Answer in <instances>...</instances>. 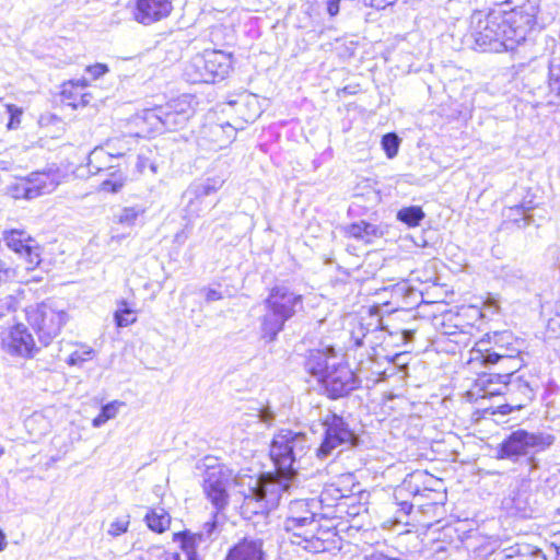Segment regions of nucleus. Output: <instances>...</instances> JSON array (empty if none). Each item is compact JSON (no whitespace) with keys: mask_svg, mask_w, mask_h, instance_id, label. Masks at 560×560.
Masks as SVG:
<instances>
[{"mask_svg":"<svg viewBox=\"0 0 560 560\" xmlns=\"http://www.w3.org/2000/svg\"><path fill=\"white\" fill-rule=\"evenodd\" d=\"M538 7L530 0H500L492 9V50L513 48L536 24Z\"/></svg>","mask_w":560,"mask_h":560,"instance_id":"f257e3e1","label":"nucleus"},{"mask_svg":"<svg viewBox=\"0 0 560 560\" xmlns=\"http://www.w3.org/2000/svg\"><path fill=\"white\" fill-rule=\"evenodd\" d=\"M266 313L260 318L261 338L276 340L284 324L303 311L304 298L285 283L276 284L264 301Z\"/></svg>","mask_w":560,"mask_h":560,"instance_id":"f03ea898","label":"nucleus"},{"mask_svg":"<svg viewBox=\"0 0 560 560\" xmlns=\"http://www.w3.org/2000/svg\"><path fill=\"white\" fill-rule=\"evenodd\" d=\"M300 485V478L287 471L262 475L245 495L244 504L255 514L268 513L279 505L283 494H292Z\"/></svg>","mask_w":560,"mask_h":560,"instance_id":"7ed1b4c3","label":"nucleus"},{"mask_svg":"<svg viewBox=\"0 0 560 560\" xmlns=\"http://www.w3.org/2000/svg\"><path fill=\"white\" fill-rule=\"evenodd\" d=\"M312 441L301 431L281 429L275 435L270 444V457L277 470L287 471L298 476L301 462L308 454Z\"/></svg>","mask_w":560,"mask_h":560,"instance_id":"20e7f679","label":"nucleus"},{"mask_svg":"<svg viewBox=\"0 0 560 560\" xmlns=\"http://www.w3.org/2000/svg\"><path fill=\"white\" fill-rule=\"evenodd\" d=\"M231 68V55L221 50H205L191 58L184 75L191 83H214L223 80Z\"/></svg>","mask_w":560,"mask_h":560,"instance_id":"39448f33","label":"nucleus"},{"mask_svg":"<svg viewBox=\"0 0 560 560\" xmlns=\"http://www.w3.org/2000/svg\"><path fill=\"white\" fill-rule=\"evenodd\" d=\"M194 114L188 95H183L163 106L143 110L142 118L155 130L175 131L186 126Z\"/></svg>","mask_w":560,"mask_h":560,"instance_id":"423d86ee","label":"nucleus"},{"mask_svg":"<svg viewBox=\"0 0 560 560\" xmlns=\"http://www.w3.org/2000/svg\"><path fill=\"white\" fill-rule=\"evenodd\" d=\"M26 319L38 336L43 346H48L61 331L69 316L50 302L32 305L26 308Z\"/></svg>","mask_w":560,"mask_h":560,"instance_id":"0eeeda50","label":"nucleus"},{"mask_svg":"<svg viewBox=\"0 0 560 560\" xmlns=\"http://www.w3.org/2000/svg\"><path fill=\"white\" fill-rule=\"evenodd\" d=\"M324 438L316 450L319 459H326L341 447L348 448L357 444L358 438L341 416L328 413L323 420Z\"/></svg>","mask_w":560,"mask_h":560,"instance_id":"6e6552de","label":"nucleus"},{"mask_svg":"<svg viewBox=\"0 0 560 560\" xmlns=\"http://www.w3.org/2000/svg\"><path fill=\"white\" fill-rule=\"evenodd\" d=\"M202 479V489L207 499L211 502L218 512L223 511L229 504V488L231 487L234 475L229 467L219 464H206Z\"/></svg>","mask_w":560,"mask_h":560,"instance_id":"1a4fd4ad","label":"nucleus"},{"mask_svg":"<svg viewBox=\"0 0 560 560\" xmlns=\"http://www.w3.org/2000/svg\"><path fill=\"white\" fill-rule=\"evenodd\" d=\"M555 442V438L545 433H529L525 430H517L500 445L498 458L513 459L525 455L529 450L542 451Z\"/></svg>","mask_w":560,"mask_h":560,"instance_id":"9d476101","label":"nucleus"},{"mask_svg":"<svg viewBox=\"0 0 560 560\" xmlns=\"http://www.w3.org/2000/svg\"><path fill=\"white\" fill-rule=\"evenodd\" d=\"M320 383L328 396L336 399L358 388L360 381L347 364L332 362L331 370H328Z\"/></svg>","mask_w":560,"mask_h":560,"instance_id":"9b49d317","label":"nucleus"},{"mask_svg":"<svg viewBox=\"0 0 560 560\" xmlns=\"http://www.w3.org/2000/svg\"><path fill=\"white\" fill-rule=\"evenodd\" d=\"M1 346L7 353L25 359L33 358L38 351L32 334L23 324H18L3 332Z\"/></svg>","mask_w":560,"mask_h":560,"instance_id":"f8f14e48","label":"nucleus"},{"mask_svg":"<svg viewBox=\"0 0 560 560\" xmlns=\"http://www.w3.org/2000/svg\"><path fill=\"white\" fill-rule=\"evenodd\" d=\"M3 238L10 249L25 258L27 269H34L39 265V247L24 231L12 230L4 232Z\"/></svg>","mask_w":560,"mask_h":560,"instance_id":"ddd939ff","label":"nucleus"},{"mask_svg":"<svg viewBox=\"0 0 560 560\" xmlns=\"http://www.w3.org/2000/svg\"><path fill=\"white\" fill-rule=\"evenodd\" d=\"M173 10L171 0H136L133 19L142 25H151L167 18Z\"/></svg>","mask_w":560,"mask_h":560,"instance_id":"4468645a","label":"nucleus"},{"mask_svg":"<svg viewBox=\"0 0 560 560\" xmlns=\"http://www.w3.org/2000/svg\"><path fill=\"white\" fill-rule=\"evenodd\" d=\"M224 182V178L215 176L190 185L183 195L184 200L187 202L185 207L187 217H199V209L195 208V202L217 192Z\"/></svg>","mask_w":560,"mask_h":560,"instance_id":"2eb2a0df","label":"nucleus"},{"mask_svg":"<svg viewBox=\"0 0 560 560\" xmlns=\"http://www.w3.org/2000/svg\"><path fill=\"white\" fill-rule=\"evenodd\" d=\"M492 560H547L545 553L529 544L499 545L492 540Z\"/></svg>","mask_w":560,"mask_h":560,"instance_id":"dca6fc26","label":"nucleus"},{"mask_svg":"<svg viewBox=\"0 0 560 560\" xmlns=\"http://www.w3.org/2000/svg\"><path fill=\"white\" fill-rule=\"evenodd\" d=\"M518 354L520 353H508L495 360V363L492 365V384H502L508 389L510 386H521L518 378L516 381L511 380L522 365Z\"/></svg>","mask_w":560,"mask_h":560,"instance_id":"f3484780","label":"nucleus"},{"mask_svg":"<svg viewBox=\"0 0 560 560\" xmlns=\"http://www.w3.org/2000/svg\"><path fill=\"white\" fill-rule=\"evenodd\" d=\"M328 348L326 351L311 350L305 361V369L319 382L328 373V370H331V363L338 362V358L334 353H328Z\"/></svg>","mask_w":560,"mask_h":560,"instance_id":"a211bd4d","label":"nucleus"},{"mask_svg":"<svg viewBox=\"0 0 560 560\" xmlns=\"http://www.w3.org/2000/svg\"><path fill=\"white\" fill-rule=\"evenodd\" d=\"M226 560H266L262 541L259 539H243L230 549Z\"/></svg>","mask_w":560,"mask_h":560,"instance_id":"6ab92c4d","label":"nucleus"},{"mask_svg":"<svg viewBox=\"0 0 560 560\" xmlns=\"http://www.w3.org/2000/svg\"><path fill=\"white\" fill-rule=\"evenodd\" d=\"M492 343H494V349H492L493 365L495 360L502 355H506L508 353H520L523 341L515 338L511 331L503 330L494 331Z\"/></svg>","mask_w":560,"mask_h":560,"instance_id":"aec40b11","label":"nucleus"},{"mask_svg":"<svg viewBox=\"0 0 560 560\" xmlns=\"http://www.w3.org/2000/svg\"><path fill=\"white\" fill-rule=\"evenodd\" d=\"M33 190L32 195L35 198L52 192L58 186L55 175L45 172H35L25 177Z\"/></svg>","mask_w":560,"mask_h":560,"instance_id":"412c9836","label":"nucleus"},{"mask_svg":"<svg viewBox=\"0 0 560 560\" xmlns=\"http://www.w3.org/2000/svg\"><path fill=\"white\" fill-rule=\"evenodd\" d=\"M138 136L139 133L120 135L117 137L109 138L103 144V148L107 151V153L112 156L113 160L120 159L132 150L133 145L137 143Z\"/></svg>","mask_w":560,"mask_h":560,"instance_id":"4be33fe9","label":"nucleus"},{"mask_svg":"<svg viewBox=\"0 0 560 560\" xmlns=\"http://www.w3.org/2000/svg\"><path fill=\"white\" fill-rule=\"evenodd\" d=\"M534 209L532 206V201L525 203H515L506 206V209L503 211V217L505 218V222L515 223L518 228H525L532 222V215L529 211Z\"/></svg>","mask_w":560,"mask_h":560,"instance_id":"5701e85b","label":"nucleus"},{"mask_svg":"<svg viewBox=\"0 0 560 560\" xmlns=\"http://www.w3.org/2000/svg\"><path fill=\"white\" fill-rule=\"evenodd\" d=\"M112 156L107 151L101 147H96L89 155L88 168L91 174H98L103 171L112 170L119 166V164H113Z\"/></svg>","mask_w":560,"mask_h":560,"instance_id":"b1692460","label":"nucleus"},{"mask_svg":"<svg viewBox=\"0 0 560 560\" xmlns=\"http://www.w3.org/2000/svg\"><path fill=\"white\" fill-rule=\"evenodd\" d=\"M348 234L365 243H372L374 238L383 236V230L378 225L360 221L348 228Z\"/></svg>","mask_w":560,"mask_h":560,"instance_id":"393cba45","label":"nucleus"},{"mask_svg":"<svg viewBox=\"0 0 560 560\" xmlns=\"http://www.w3.org/2000/svg\"><path fill=\"white\" fill-rule=\"evenodd\" d=\"M144 521L151 530L161 534L168 529L171 516L164 509L155 508L147 513Z\"/></svg>","mask_w":560,"mask_h":560,"instance_id":"a878e982","label":"nucleus"},{"mask_svg":"<svg viewBox=\"0 0 560 560\" xmlns=\"http://www.w3.org/2000/svg\"><path fill=\"white\" fill-rule=\"evenodd\" d=\"M316 503L307 500H291L288 508V514L290 516L305 517L306 520H315L316 513L314 508Z\"/></svg>","mask_w":560,"mask_h":560,"instance_id":"bb28decb","label":"nucleus"},{"mask_svg":"<svg viewBox=\"0 0 560 560\" xmlns=\"http://www.w3.org/2000/svg\"><path fill=\"white\" fill-rule=\"evenodd\" d=\"M397 220L407 224L409 228H415L420 224V222L424 219L425 214L421 207L419 206H410L401 208L397 212Z\"/></svg>","mask_w":560,"mask_h":560,"instance_id":"cd10ccee","label":"nucleus"},{"mask_svg":"<svg viewBox=\"0 0 560 560\" xmlns=\"http://www.w3.org/2000/svg\"><path fill=\"white\" fill-rule=\"evenodd\" d=\"M125 404L122 401L114 400L106 405H104L101 409V412L98 416H96L92 424L94 428H100L103 424H105L108 420L116 418L118 415L119 408L124 406Z\"/></svg>","mask_w":560,"mask_h":560,"instance_id":"c85d7f7f","label":"nucleus"},{"mask_svg":"<svg viewBox=\"0 0 560 560\" xmlns=\"http://www.w3.org/2000/svg\"><path fill=\"white\" fill-rule=\"evenodd\" d=\"M137 319L135 311L130 308L126 301H120L115 312V322L118 327H127Z\"/></svg>","mask_w":560,"mask_h":560,"instance_id":"c756f323","label":"nucleus"},{"mask_svg":"<svg viewBox=\"0 0 560 560\" xmlns=\"http://www.w3.org/2000/svg\"><path fill=\"white\" fill-rule=\"evenodd\" d=\"M218 511L213 514L212 520L203 524L202 529L196 535L200 541L213 540L220 533L218 523Z\"/></svg>","mask_w":560,"mask_h":560,"instance_id":"7c9ffc66","label":"nucleus"},{"mask_svg":"<svg viewBox=\"0 0 560 560\" xmlns=\"http://www.w3.org/2000/svg\"><path fill=\"white\" fill-rule=\"evenodd\" d=\"M490 384V378L482 376L478 378L475 385L467 392V397L470 401L478 402L479 399H486L488 396L487 386Z\"/></svg>","mask_w":560,"mask_h":560,"instance_id":"2f4dec72","label":"nucleus"},{"mask_svg":"<svg viewBox=\"0 0 560 560\" xmlns=\"http://www.w3.org/2000/svg\"><path fill=\"white\" fill-rule=\"evenodd\" d=\"M94 350L89 346H82L80 349L73 351L66 360L69 365L81 366L84 362L92 360Z\"/></svg>","mask_w":560,"mask_h":560,"instance_id":"473e14b6","label":"nucleus"},{"mask_svg":"<svg viewBox=\"0 0 560 560\" xmlns=\"http://www.w3.org/2000/svg\"><path fill=\"white\" fill-rule=\"evenodd\" d=\"M400 144V139L394 132H389L382 138V148L384 149L387 158L393 159L397 155Z\"/></svg>","mask_w":560,"mask_h":560,"instance_id":"72a5a7b5","label":"nucleus"},{"mask_svg":"<svg viewBox=\"0 0 560 560\" xmlns=\"http://www.w3.org/2000/svg\"><path fill=\"white\" fill-rule=\"evenodd\" d=\"M125 184V177L120 172L110 173V178L103 180L101 189L106 192H117Z\"/></svg>","mask_w":560,"mask_h":560,"instance_id":"f704fd0d","label":"nucleus"},{"mask_svg":"<svg viewBox=\"0 0 560 560\" xmlns=\"http://www.w3.org/2000/svg\"><path fill=\"white\" fill-rule=\"evenodd\" d=\"M317 524L314 523V526H298L296 529H284L287 533L292 534L291 542L294 545H303V540L305 537L311 536L313 532H316Z\"/></svg>","mask_w":560,"mask_h":560,"instance_id":"c9c22d12","label":"nucleus"},{"mask_svg":"<svg viewBox=\"0 0 560 560\" xmlns=\"http://www.w3.org/2000/svg\"><path fill=\"white\" fill-rule=\"evenodd\" d=\"M212 133L214 136H219L220 133H225L226 139L221 140L219 147L223 148L226 143L232 142L235 139L236 136V129L226 122L225 125H215L212 127Z\"/></svg>","mask_w":560,"mask_h":560,"instance_id":"e433bc0d","label":"nucleus"},{"mask_svg":"<svg viewBox=\"0 0 560 560\" xmlns=\"http://www.w3.org/2000/svg\"><path fill=\"white\" fill-rule=\"evenodd\" d=\"M313 532L311 536H307L303 540V545H300L303 549L312 553H318L325 550L324 540L319 539Z\"/></svg>","mask_w":560,"mask_h":560,"instance_id":"4c0bfd02","label":"nucleus"},{"mask_svg":"<svg viewBox=\"0 0 560 560\" xmlns=\"http://www.w3.org/2000/svg\"><path fill=\"white\" fill-rule=\"evenodd\" d=\"M26 178L20 179L14 186H12L11 191L12 196L16 199L24 198V199H34L32 195V189L28 186Z\"/></svg>","mask_w":560,"mask_h":560,"instance_id":"58836bf2","label":"nucleus"},{"mask_svg":"<svg viewBox=\"0 0 560 560\" xmlns=\"http://www.w3.org/2000/svg\"><path fill=\"white\" fill-rule=\"evenodd\" d=\"M129 524V515L117 518L110 523L107 533L113 537H117L128 530Z\"/></svg>","mask_w":560,"mask_h":560,"instance_id":"ea45409f","label":"nucleus"},{"mask_svg":"<svg viewBox=\"0 0 560 560\" xmlns=\"http://www.w3.org/2000/svg\"><path fill=\"white\" fill-rule=\"evenodd\" d=\"M354 5L358 9L373 8L376 10H384L389 5H393L397 0H353Z\"/></svg>","mask_w":560,"mask_h":560,"instance_id":"a19ab883","label":"nucleus"},{"mask_svg":"<svg viewBox=\"0 0 560 560\" xmlns=\"http://www.w3.org/2000/svg\"><path fill=\"white\" fill-rule=\"evenodd\" d=\"M142 211L138 208H124L118 215V222L126 225H133Z\"/></svg>","mask_w":560,"mask_h":560,"instance_id":"79ce46f5","label":"nucleus"},{"mask_svg":"<svg viewBox=\"0 0 560 560\" xmlns=\"http://www.w3.org/2000/svg\"><path fill=\"white\" fill-rule=\"evenodd\" d=\"M16 306V299L11 294H7L4 298L0 299V319L14 313Z\"/></svg>","mask_w":560,"mask_h":560,"instance_id":"37998d69","label":"nucleus"},{"mask_svg":"<svg viewBox=\"0 0 560 560\" xmlns=\"http://www.w3.org/2000/svg\"><path fill=\"white\" fill-rule=\"evenodd\" d=\"M316 520H306L305 517H296L287 515L283 524L284 529H296L298 526H314Z\"/></svg>","mask_w":560,"mask_h":560,"instance_id":"c03bdc74","label":"nucleus"},{"mask_svg":"<svg viewBox=\"0 0 560 560\" xmlns=\"http://www.w3.org/2000/svg\"><path fill=\"white\" fill-rule=\"evenodd\" d=\"M488 342L485 340H480L476 343V347L472 349V360H481L483 363H487L490 359L489 349L487 348Z\"/></svg>","mask_w":560,"mask_h":560,"instance_id":"a18cd8bd","label":"nucleus"},{"mask_svg":"<svg viewBox=\"0 0 560 560\" xmlns=\"http://www.w3.org/2000/svg\"><path fill=\"white\" fill-rule=\"evenodd\" d=\"M486 25L483 27L485 32L482 31H476L475 33V43L476 46L482 50L486 51L488 46L490 45V35L487 33L488 31V20H486Z\"/></svg>","mask_w":560,"mask_h":560,"instance_id":"49530a36","label":"nucleus"},{"mask_svg":"<svg viewBox=\"0 0 560 560\" xmlns=\"http://www.w3.org/2000/svg\"><path fill=\"white\" fill-rule=\"evenodd\" d=\"M7 112L10 115V120L8 122V128L9 129L18 128V126L21 122V119H20V117L22 115L21 108H19L15 105L9 104V105H7Z\"/></svg>","mask_w":560,"mask_h":560,"instance_id":"de8ad7c7","label":"nucleus"},{"mask_svg":"<svg viewBox=\"0 0 560 560\" xmlns=\"http://www.w3.org/2000/svg\"><path fill=\"white\" fill-rule=\"evenodd\" d=\"M518 278H520L518 270L508 268V267H501L500 272H498L495 275L497 280L502 279L506 282H512L514 279H518Z\"/></svg>","mask_w":560,"mask_h":560,"instance_id":"09e8293b","label":"nucleus"},{"mask_svg":"<svg viewBox=\"0 0 560 560\" xmlns=\"http://www.w3.org/2000/svg\"><path fill=\"white\" fill-rule=\"evenodd\" d=\"M93 80H97L108 72V67L105 63H95L86 67L85 70Z\"/></svg>","mask_w":560,"mask_h":560,"instance_id":"8fccbe9b","label":"nucleus"},{"mask_svg":"<svg viewBox=\"0 0 560 560\" xmlns=\"http://www.w3.org/2000/svg\"><path fill=\"white\" fill-rule=\"evenodd\" d=\"M257 417L259 418L260 422L265 423L268 427H270L276 419V415L269 406L259 409Z\"/></svg>","mask_w":560,"mask_h":560,"instance_id":"3c124183","label":"nucleus"},{"mask_svg":"<svg viewBox=\"0 0 560 560\" xmlns=\"http://www.w3.org/2000/svg\"><path fill=\"white\" fill-rule=\"evenodd\" d=\"M492 408H494L492 406ZM523 408V405L522 404H516V405H510V404H504V405H500L498 406L495 409H492V416H505L514 410H521Z\"/></svg>","mask_w":560,"mask_h":560,"instance_id":"603ef678","label":"nucleus"},{"mask_svg":"<svg viewBox=\"0 0 560 560\" xmlns=\"http://www.w3.org/2000/svg\"><path fill=\"white\" fill-rule=\"evenodd\" d=\"M136 167L139 173H143L147 167H150L153 172H155V167L150 162V160L141 154L137 156Z\"/></svg>","mask_w":560,"mask_h":560,"instance_id":"864d4df0","label":"nucleus"},{"mask_svg":"<svg viewBox=\"0 0 560 560\" xmlns=\"http://www.w3.org/2000/svg\"><path fill=\"white\" fill-rule=\"evenodd\" d=\"M549 327L551 330L560 332V303L557 306L555 316L549 320Z\"/></svg>","mask_w":560,"mask_h":560,"instance_id":"5fc2aeb1","label":"nucleus"},{"mask_svg":"<svg viewBox=\"0 0 560 560\" xmlns=\"http://www.w3.org/2000/svg\"><path fill=\"white\" fill-rule=\"evenodd\" d=\"M341 0H328L327 1V12L330 16H336L339 13Z\"/></svg>","mask_w":560,"mask_h":560,"instance_id":"6e6d98bb","label":"nucleus"},{"mask_svg":"<svg viewBox=\"0 0 560 560\" xmlns=\"http://www.w3.org/2000/svg\"><path fill=\"white\" fill-rule=\"evenodd\" d=\"M205 298H206L207 302H214V301L221 300L222 299V294H221V292H219L215 289H208L206 291Z\"/></svg>","mask_w":560,"mask_h":560,"instance_id":"4d7b16f0","label":"nucleus"},{"mask_svg":"<svg viewBox=\"0 0 560 560\" xmlns=\"http://www.w3.org/2000/svg\"><path fill=\"white\" fill-rule=\"evenodd\" d=\"M488 412V408H477V410L474 412L472 417L476 422H478L480 419L485 418V415Z\"/></svg>","mask_w":560,"mask_h":560,"instance_id":"13d9d810","label":"nucleus"},{"mask_svg":"<svg viewBox=\"0 0 560 560\" xmlns=\"http://www.w3.org/2000/svg\"><path fill=\"white\" fill-rule=\"evenodd\" d=\"M413 509V505L411 503H408V502H401L400 503V509H399V512L408 515Z\"/></svg>","mask_w":560,"mask_h":560,"instance_id":"bf43d9fd","label":"nucleus"},{"mask_svg":"<svg viewBox=\"0 0 560 560\" xmlns=\"http://www.w3.org/2000/svg\"><path fill=\"white\" fill-rule=\"evenodd\" d=\"M90 94H81L80 103H73V107H78L79 105L85 106L90 102Z\"/></svg>","mask_w":560,"mask_h":560,"instance_id":"052dcab7","label":"nucleus"},{"mask_svg":"<svg viewBox=\"0 0 560 560\" xmlns=\"http://www.w3.org/2000/svg\"><path fill=\"white\" fill-rule=\"evenodd\" d=\"M88 85V82L85 79L78 80L75 83L71 82V86L74 89L83 90Z\"/></svg>","mask_w":560,"mask_h":560,"instance_id":"680f3d73","label":"nucleus"},{"mask_svg":"<svg viewBox=\"0 0 560 560\" xmlns=\"http://www.w3.org/2000/svg\"><path fill=\"white\" fill-rule=\"evenodd\" d=\"M203 199L195 202V208L199 209V213L202 211Z\"/></svg>","mask_w":560,"mask_h":560,"instance_id":"e2e57ef3","label":"nucleus"},{"mask_svg":"<svg viewBox=\"0 0 560 560\" xmlns=\"http://www.w3.org/2000/svg\"><path fill=\"white\" fill-rule=\"evenodd\" d=\"M4 545V534L0 530V550L3 549Z\"/></svg>","mask_w":560,"mask_h":560,"instance_id":"0e129e2a","label":"nucleus"},{"mask_svg":"<svg viewBox=\"0 0 560 560\" xmlns=\"http://www.w3.org/2000/svg\"><path fill=\"white\" fill-rule=\"evenodd\" d=\"M353 338H354V343L357 347H361L363 345L362 338H359V337H353Z\"/></svg>","mask_w":560,"mask_h":560,"instance_id":"69168bd1","label":"nucleus"},{"mask_svg":"<svg viewBox=\"0 0 560 560\" xmlns=\"http://www.w3.org/2000/svg\"><path fill=\"white\" fill-rule=\"evenodd\" d=\"M436 556L441 555V553H445L446 552V548L443 547V546H440L438 549H436Z\"/></svg>","mask_w":560,"mask_h":560,"instance_id":"338daca9","label":"nucleus"},{"mask_svg":"<svg viewBox=\"0 0 560 560\" xmlns=\"http://www.w3.org/2000/svg\"><path fill=\"white\" fill-rule=\"evenodd\" d=\"M502 394H504V392H502L501 389H492V392H491L492 397L502 395Z\"/></svg>","mask_w":560,"mask_h":560,"instance_id":"774afa93","label":"nucleus"}]
</instances>
